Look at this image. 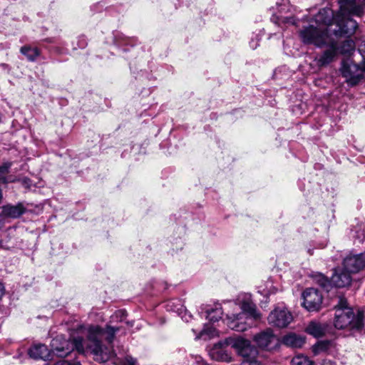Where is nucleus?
<instances>
[{"label":"nucleus","instance_id":"f257e3e1","mask_svg":"<svg viewBox=\"0 0 365 365\" xmlns=\"http://www.w3.org/2000/svg\"><path fill=\"white\" fill-rule=\"evenodd\" d=\"M339 11L334 16L331 9H321L315 16L318 26H309L300 31V36L304 43L314 44L318 47L329 46L315 61L319 67L330 63L338 52L337 42L330 37L332 32L336 36L351 35L358 24L351 16H361L365 11V3L356 0H339Z\"/></svg>","mask_w":365,"mask_h":365},{"label":"nucleus","instance_id":"f03ea898","mask_svg":"<svg viewBox=\"0 0 365 365\" xmlns=\"http://www.w3.org/2000/svg\"><path fill=\"white\" fill-rule=\"evenodd\" d=\"M125 317V310H118L110 317V324H106L105 328L98 325L90 326L88 328L87 348L93 354L96 360L104 362L113 356L112 344L115 334L120 331L121 327L112 326L110 324L122 322Z\"/></svg>","mask_w":365,"mask_h":365},{"label":"nucleus","instance_id":"7ed1b4c3","mask_svg":"<svg viewBox=\"0 0 365 365\" xmlns=\"http://www.w3.org/2000/svg\"><path fill=\"white\" fill-rule=\"evenodd\" d=\"M228 346L234 349L237 355L243 359V365H261L257 360L259 354L257 349L249 339L241 336H230L214 344L210 351V356L216 361H230L232 356Z\"/></svg>","mask_w":365,"mask_h":365},{"label":"nucleus","instance_id":"20e7f679","mask_svg":"<svg viewBox=\"0 0 365 365\" xmlns=\"http://www.w3.org/2000/svg\"><path fill=\"white\" fill-rule=\"evenodd\" d=\"M334 327L339 329H348L351 331H361L364 327V312L359 310L355 314L353 309L348 307L347 302L344 298H339L338 304L334 307Z\"/></svg>","mask_w":365,"mask_h":365},{"label":"nucleus","instance_id":"39448f33","mask_svg":"<svg viewBox=\"0 0 365 365\" xmlns=\"http://www.w3.org/2000/svg\"><path fill=\"white\" fill-rule=\"evenodd\" d=\"M242 312L237 314H227L225 319L227 325L237 331H244L250 326L247 321L257 320L261 318V314L257 310L256 305L253 303L251 296L245 294L240 300Z\"/></svg>","mask_w":365,"mask_h":365},{"label":"nucleus","instance_id":"423d86ee","mask_svg":"<svg viewBox=\"0 0 365 365\" xmlns=\"http://www.w3.org/2000/svg\"><path fill=\"white\" fill-rule=\"evenodd\" d=\"M51 346L52 351L59 357L67 356L73 349L81 354L85 352L83 339L81 336L66 340L62 336H57L52 339Z\"/></svg>","mask_w":365,"mask_h":365},{"label":"nucleus","instance_id":"0eeeda50","mask_svg":"<svg viewBox=\"0 0 365 365\" xmlns=\"http://www.w3.org/2000/svg\"><path fill=\"white\" fill-rule=\"evenodd\" d=\"M267 320L274 327L284 328L292 322L293 317L284 305H278L269 313Z\"/></svg>","mask_w":365,"mask_h":365},{"label":"nucleus","instance_id":"6e6552de","mask_svg":"<svg viewBox=\"0 0 365 365\" xmlns=\"http://www.w3.org/2000/svg\"><path fill=\"white\" fill-rule=\"evenodd\" d=\"M304 307L309 312L318 311L322 303V295L314 288H308L302 294Z\"/></svg>","mask_w":365,"mask_h":365},{"label":"nucleus","instance_id":"1a4fd4ad","mask_svg":"<svg viewBox=\"0 0 365 365\" xmlns=\"http://www.w3.org/2000/svg\"><path fill=\"white\" fill-rule=\"evenodd\" d=\"M363 71L365 70L362 68V63L359 66L352 62L344 63L341 68L342 76L351 86H355L359 82L363 76Z\"/></svg>","mask_w":365,"mask_h":365},{"label":"nucleus","instance_id":"9d476101","mask_svg":"<svg viewBox=\"0 0 365 365\" xmlns=\"http://www.w3.org/2000/svg\"><path fill=\"white\" fill-rule=\"evenodd\" d=\"M253 341L259 348L269 350L276 345L277 338L271 329H267L255 335Z\"/></svg>","mask_w":365,"mask_h":365},{"label":"nucleus","instance_id":"9b49d317","mask_svg":"<svg viewBox=\"0 0 365 365\" xmlns=\"http://www.w3.org/2000/svg\"><path fill=\"white\" fill-rule=\"evenodd\" d=\"M343 266L352 274L359 272L365 267V252L347 256L343 261Z\"/></svg>","mask_w":365,"mask_h":365},{"label":"nucleus","instance_id":"f8f14e48","mask_svg":"<svg viewBox=\"0 0 365 365\" xmlns=\"http://www.w3.org/2000/svg\"><path fill=\"white\" fill-rule=\"evenodd\" d=\"M351 274L343 266L342 268L334 270V273L331 277V282L337 287L349 286L351 282Z\"/></svg>","mask_w":365,"mask_h":365},{"label":"nucleus","instance_id":"ddd939ff","mask_svg":"<svg viewBox=\"0 0 365 365\" xmlns=\"http://www.w3.org/2000/svg\"><path fill=\"white\" fill-rule=\"evenodd\" d=\"M26 210V207L22 202L16 205L8 204L2 207L1 214L5 217L18 218L25 213Z\"/></svg>","mask_w":365,"mask_h":365},{"label":"nucleus","instance_id":"4468645a","mask_svg":"<svg viewBox=\"0 0 365 365\" xmlns=\"http://www.w3.org/2000/svg\"><path fill=\"white\" fill-rule=\"evenodd\" d=\"M305 343V338L295 333H288L282 338V344L291 348H301Z\"/></svg>","mask_w":365,"mask_h":365},{"label":"nucleus","instance_id":"2eb2a0df","mask_svg":"<svg viewBox=\"0 0 365 365\" xmlns=\"http://www.w3.org/2000/svg\"><path fill=\"white\" fill-rule=\"evenodd\" d=\"M30 357L34 359L48 360L51 357V351L44 344H36L29 350Z\"/></svg>","mask_w":365,"mask_h":365},{"label":"nucleus","instance_id":"dca6fc26","mask_svg":"<svg viewBox=\"0 0 365 365\" xmlns=\"http://www.w3.org/2000/svg\"><path fill=\"white\" fill-rule=\"evenodd\" d=\"M328 326L326 323L317 321L311 322L306 328V332L315 338L322 337L327 331Z\"/></svg>","mask_w":365,"mask_h":365},{"label":"nucleus","instance_id":"f3484780","mask_svg":"<svg viewBox=\"0 0 365 365\" xmlns=\"http://www.w3.org/2000/svg\"><path fill=\"white\" fill-rule=\"evenodd\" d=\"M20 52L26 57L28 61L31 62L36 61L41 54V51L37 47H32L28 45L22 46Z\"/></svg>","mask_w":365,"mask_h":365},{"label":"nucleus","instance_id":"a211bd4d","mask_svg":"<svg viewBox=\"0 0 365 365\" xmlns=\"http://www.w3.org/2000/svg\"><path fill=\"white\" fill-rule=\"evenodd\" d=\"M331 346V342L329 340L319 341L312 346V352L314 355L327 351Z\"/></svg>","mask_w":365,"mask_h":365},{"label":"nucleus","instance_id":"6ab92c4d","mask_svg":"<svg viewBox=\"0 0 365 365\" xmlns=\"http://www.w3.org/2000/svg\"><path fill=\"white\" fill-rule=\"evenodd\" d=\"M207 316L206 317L210 322H215L222 318V310L220 307H216L215 308L209 309L206 311Z\"/></svg>","mask_w":365,"mask_h":365},{"label":"nucleus","instance_id":"aec40b11","mask_svg":"<svg viewBox=\"0 0 365 365\" xmlns=\"http://www.w3.org/2000/svg\"><path fill=\"white\" fill-rule=\"evenodd\" d=\"M259 292L264 296H269L274 294L277 291V288L273 285V282L271 279L267 280L265 284L259 287Z\"/></svg>","mask_w":365,"mask_h":365},{"label":"nucleus","instance_id":"412c9836","mask_svg":"<svg viewBox=\"0 0 365 365\" xmlns=\"http://www.w3.org/2000/svg\"><path fill=\"white\" fill-rule=\"evenodd\" d=\"M166 308L168 310L177 312L179 314H182L184 310V306L178 299H172L168 301L166 304Z\"/></svg>","mask_w":365,"mask_h":365},{"label":"nucleus","instance_id":"4be33fe9","mask_svg":"<svg viewBox=\"0 0 365 365\" xmlns=\"http://www.w3.org/2000/svg\"><path fill=\"white\" fill-rule=\"evenodd\" d=\"M291 364L292 365H314L313 361L303 354L296 355L292 359Z\"/></svg>","mask_w":365,"mask_h":365},{"label":"nucleus","instance_id":"5701e85b","mask_svg":"<svg viewBox=\"0 0 365 365\" xmlns=\"http://www.w3.org/2000/svg\"><path fill=\"white\" fill-rule=\"evenodd\" d=\"M354 42L351 39H348L343 42L342 45L339 48V51L343 54H348L350 53L352 51H354Z\"/></svg>","mask_w":365,"mask_h":365},{"label":"nucleus","instance_id":"b1692460","mask_svg":"<svg viewBox=\"0 0 365 365\" xmlns=\"http://www.w3.org/2000/svg\"><path fill=\"white\" fill-rule=\"evenodd\" d=\"M272 20L280 25L281 24H294V20L292 17H283V16H281V17H279V16H273Z\"/></svg>","mask_w":365,"mask_h":365},{"label":"nucleus","instance_id":"393cba45","mask_svg":"<svg viewBox=\"0 0 365 365\" xmlns=\"http://www.w3.org/2000/svg\"><path fill=\"white\" fill-rule=\"evenodd\" d=\"M358 51L363 58V61L361 62L362 68L365 70V40L361 41V43L359 46Z\"/></svg>","mask_w":365,"mask_h":365},{"label":"nucleus","instance_id":"a878e982","mask_svg":"<svg viewBox=\"0 0 365 365\" xmlns=\"http://www.w3.org/2000/svg\"><path fill=\"white\" fill-rule=\"evenodd\" d=\"M136 359L131 356H126L124 360L119 362L118 365H135Z\"/></svg>","mask_w":365,"mask_h":365},{"label":"nucleus","instance_id":"bb28decb","mask_svg":"<svg viewBox=\"0 0 365 365\" xmlns=\"http://www.w3.org/2000/svg\"><path fill=\"white\" fill-rule=\"evenodd\" d=\"M9 163H4L2 165H0V177L4 176L9 172V169L10 168Z\"/></svg>","mask_w":365,"mask_h":365},{"label":"nucleus","instance_id":"cd10ccee","mask_svg":"<svg viewBox=\"0 0 365 365\" xmlns=\"http://www.w3.org/2000/svg\"><path fill=\"white\" fill-rule=\"evenodd\" d=\"M320 285L325 289H327L329 285V281L325 277L320 275L319 280Z\"/></svg>","mask_w":365,"mask_h":365},{"label":"nucleus","instance_id":"c85d7f7f","mask_svg":"<svg viewBox=\"0 0 365 365\" xmlns=\"http://www.w3.org/2000/svg\"><path fill=\"white\" fill-rule=\"evenodd\" d=\"M184 312V314L182 315V319L185 321L186 322H188L191 318H192V315L188 313L185 309L183 310Z\"/></svg>","mask_w":365,"mask_h":365},{"label":"nucleus","instance_id":"c756f323","mask_svg":"<svg viewBox=\"0 0 365 365\" xmlns=\"http://www.w3.org/2000/svg\"><path fill=\"white\" fill-rule=\"evenodd\" d=\"M192 330L195 334L199 332V334L196 336V339H200V337L203 336L205 334H207V330L205 329L200 330V331L196 330L195 329H192Z\"/></svg>","mask_w":365,"mask_h":365},{"label":"nucleus","instance_id":"7c9ffc66","mask_svg":"<svg viewBox=\"0 0 365 365\" xmlns=\"http://www.w3.org/2000/svg\"><path fill=\"white\" fill-rule=\"evenodd\" d=\"M56 365H81L80 363L71 364L67 361H62L56 363Z\"/></svg>","mask_w":365,"mask_h":365},{"label":"nucleus","instance_id":"2f4dec72","mask_svg":"<svg viewBox=\"0 0 365 365\" xmlns=\"http://www.w3.org/2000/svg\"><path fill=\"white\" fill-rule=\"evenodd\" d=\"M322 365H336V364L331 360H324L322 363Z\"/></svg>","mask_w":365,"mask_h":365},{"label":"nucleus","instance_id":"473e14b6","mask_svg":"<svg viewBox=\"0 0 365 365\" xmlns=\"http://www.w3.org/2000/svg\"><path fill=\"white\" fill-rule=\"evenodd\" d=\"M4 292V287L1 283H0V298L3 296Z\"/></svg>","mask_w":365,"mask_h":365},{"label":"nucleus","instance_id":"72a5a7b5","mask_svg":"<svg viewBox=\"0 0 365 365\" xmlns=\"http://www.w3.org/2000/svg\"><path fill=\"white\" fill-rule=\"evenodd\" d=\"M250 46H251L253 49H255V48H257V43H254L253 42H250Z\"/></svg>","mask_w":365,"mask_h":365},{"label":"nucleus","instance_id":"f704fd0d","mask_svg":"<svg viewBox=\"0 0 365 365\" xmlns=\"http://www.w3.org/2000/svg\"><path fill=\"white\" fill-rule=\"evenodd\" d=\"M126 324H127L129 327H133V322H126Z\"/></svg>","mask_w":365,"mask_h":365},{"label":"nucleus","instance_id":"c9c22d12","mask_svg":"<svg viewBox=\"0 0 365 365\" xmlns=\"http://www.w3.org/2000/svg\"><path fill=\"white\" fill-rule=\"evenodd\" d=\"M212 332H215V330H212V331H210V333H208V335L212 336L213 335Z\"/></svg>","mask_w":365,"mask_h":365},{"label":"nucleus","instance_id":"e433bc0d","mask_svg":"<svg viewBox=\"0 0 365 365\" xmlns=\"http://www.w3.org/2000/svg\"><path fill=\"white\" fill-rule=\"evenodd\" d=\"M356 1L359 3L361 1V3L362 2H364L365 3V0H356ZM365 13V11L364 12V14Z\"/></svg>","mask_w":365,"mask_h":365}]
</instances>
